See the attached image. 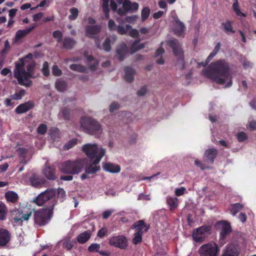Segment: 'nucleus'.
<instances>
[{"mask_svg": "<svg viewBox=\"0 0 256 256\" xmlns=\"http://www.w3.org/2000/svg\"><path fill=\"white\" fill-rule=\"evenodd\" d=\"M203 72L207 78L219 84H224L226 80H228L225 88H230L232 84L230 65L226 60H218L212 62L203 70Z\"/></svg>", "mask_w": 256, "mask_h": 256, "instance_id": "obj_1", "label": "nucleus"}, {"mask_svg": "<svg viewBox=\"0 0 256 256\" xmlns=\"http://www.w3.org/2000/svg\"><path fill=\"white\" fill-rule=\"evenodd\" d=\"M82 150L92 162L90 165L85 168V172L90 174H94L99 172L100 167L98 164L104 155L105 150L103 148L99 149L96 144H88L82 146Z\"/></svg>", "mask_w": 256, "mask_h": 256, "instance_id": "obj_2", "label": "nucleus"}, {"mask_svg": "<svg viewBox=\"0 0 256 256\" xmlns=\"http://www.w3.org/2000/svg\"><path fill=\"white\" fill-rule=\"evenodd\" d=\"M56 192L55 190L48 188L35 198L33 200V202L38 206H42L46 202H48L49 206L44 208H52L53 210L54 207L57 204V200H56Z\"/></svg>", "mask_w": 256, "mask_h": 256, "instance_id": "obj_3", "label": "nucleus"}, {"mask_svg": "<svg viewBox=\"0 0 256 256\" xmlns=\"http://www.w3.org/2000/svg\"><path fill=\"white\" fill-rule=\"evenodd\" d=\"M84 164V160L82 158L66 160L61 164L60 170L64 174H78L82 170Z\"/></svg>", "mask_w": 256, "mask_h": 256, "instance_id": "obj_4", "label": "nucleus"}, {"mask_svg": "<svg viewBox=\"0 0 256 256\" xmlns=\"http://www.w3.org/2000/svg\"><path fill=\"white\" fill-rule=\"evenodd\" d=\"M80 124L81 128L88 134H96L102 132V126L99 122L90 117L82 116Z\"/></svg>", "mask_w": 256, "mask_h": 256, "instance_id": "obj_5", "label": "nucleus"}, {"mask_svg": "<svg viewBox=\"0 0 256 256\" xmlns=\"http://www.w3.org/2000/svg\"><path fill=\"white\" fill-rule=\"evenodd\" d=\"M34 55L32 53H29L24 57L20 59V62L15 63V68L14 70V76L17 80L18 84H25L23 82L22 76L24 75V66L27 62H28V59L32 60Z\"/></svg>", "mask_w": 256, "mask_h": 256, "instance_id": "obj_6", "label": "nucleus"}, {"mask_svg": "<svg viewBox=\"0 0 256 256\" xmlns=\"http://www.w3.org/2000/svg\"><path fill=\"white\" fill-rule=\"evenodd\" d=\"M34 223L41 226L48 222L52 216L53 210L52 208H42L34 211Z\"/></svg>", "mask_w": 256, "mask_h": 256, "instance_id": "obj_7", "label": "nucleus"}, {"mask_svg": "<svg viewBox=\"0 0 256 256\" xmlns=\"http://www.w3.org/2000/svg\"><path fill=\"white\" fill-rule=\"evenodd\" d=\"M168 45L172 48L174 55L177 58L178 64L180 65V68L184 70L185 68V62L182 44L178 40L174 38L169 40Z\"/></svg>", "mask_w": 256, "mask_h": 256, "instance_id": "obj_8", "label": "nucleus"}, {"mask_svg": "<svg viewBox=\"0 0 256 256\" xmlns=\"http://www.w3.org/2000/svg\"><path fill=\"white\" fill-rule=\"evenodd\" d=\"M32 212L33 210L28 207L15 210L12 212L13 215L16 216L13 218L14 222L22 226L23 222L28 221L30 219Z\"/></svg>", "mask_w": 256, "mask_h": 256, "instance_id": "obj_9", "label": "nucleus"}, {"mask_svg": "<svg viewBox=\"0 0 256 256\" xmlns=\"http://www.w3.org/2000/svg\"><path fill=\"white\" fill-rule=\"evenodd\" d=\"M28 64L26 66V70H24V75L22 76L23 82L25 84H21L20 86H24L26 87H30L32 84V81L30 80L32 78H34V70L36 68V64L33 59L30 60L28 59Z\"/></svg>", "mask_w": 256, "mask_h": 256, "instance_id": "obj_10", "label": "nucleus"}, {"mask_svg": "<svg viewBox=\"0 0 256 256\" xmlns=\"http://www.w3.org/2000/svg\"><path fill=\"white\" fill-rule=\"evenodd\" d=\"M122 5V8H119L117 10L118 14L120 16H126L128 12H134L139 8L138 3L132 2L130 0H124Z\"/></svg>", "mask_w": 256, "mask_h": 256, "instance_id": "obj_11", "label": "nucleus"}, {"mask_svg": "<svg viewBox=\"0 0 256 256\" xmlns=\"http://www.w3.org/2000/svg\"><path fill=\"white\" fill-rule=\"evenodd\" d=\"M212 226H202L194 230L192 236L194 240L198 242H202L206 234L211 232Z\"/></svg>", "mask_w": 256, "mask_h": 256, "instance_id": "obj_12", "label": "nucleus"}, {"mask_svg": "<svg viewBox=\"0 0 256 256\" xmlns=\"http://www.w3.org/2000/svg\"><path fill=\"white\" fill-rule=\"evenodd\" d=\"M218 250V245L215 242H210L202 246L198 252L200 256H216Z\"/></svg>", "mask_w": 256, "mask_h": 256, "instance_id": "obj_13", "label": "nucleus"}, {"mask_svg": "<svg viewBox=\"0 0 256 256\" xmlns=\"http://www.w3.org/2000/svg\"><path fill=\"white\" fill-rule=\"evenodd\" d=\"M108 244L111 246L118 248L122 250H126L128 246L127 238L123 235H118L111 237L109 239Z\"/></svg>", "mask_w": 256, "mask_h": 256, "instance_id": "obj_14", "label": "nucleus"}, {"mask_svg": "<svg viewBox=\"0 0 256 256\" xmlns=\"http://www.w3.org/2000/svg\"><path fill=\"white\" fill-rule=\"evenodd\" d=\"M28 182L32 186L39 188L43 187L46 183V180L42 176L32 174L28 177Z\"/></svg>", "mask_w": 256, "mask_h": 256, "instance_id": "obj_15", "label": "nucleus"}, {"mask_svg": "<svg viewBox=\"0 0 256 256\" xmlns=\"http://www.w3.org/2000/svg\"><path fill=\"white\" fill-rule=\"evenodd\" d=\"M109 2L110 0H102V8L106 19L110 18ZM110 6L113 11L118 10L117 4L113 0H110Z\"/></svg>", "mask_w": 256, "mask_h": 256, "instance_id": "obj_16", "label": "nucleus"}, {"mask_svg": "<svg viewBox=\"0 0 256 256\" xmlns=\"http://www.w3.org/2000/svg\"><path fill=\"white\" fill-rule=\"evenodd\" d=\"M34 104L33 102L29 100L24 103L20 104L15 109V112L17 114L25 113L29 110L33 108Z\"/></svg>", "mask_w": 256, "mask_h": 256, "instance_id": "obj_17", "label": "nucleus"}, {"mask_svg": "<svg viewBox=\"0 0 256 256\" xmlns=\"http://www.w3.org/2000/svg\"><path fill=\"white\" fill-rule=\"evenodd\" d=\"M10 233L8 230L0 228V247L6 246L10 240Z\"/></svg>", "mask_w": 256, "mask_h": 256, "instance_id": "obj_18", "label": "nucleus"}, {"mask_svg": "<svg viewBox=\"0 0 256 256\" xmlns=\"http://www.w3.org/2000/svg\"><path fill=\"white\" fill-rule=\"evenodd\" d=\"M132 229H135L136 232L144 234L148 231L150 226H147L144 220H140L135 222L132 226Z\"/></svg>", "mask_w": 256, "mask_h": 256, "instance_id": "obj_19", "label": "nucleus"}, {"mask_svg": "<svg viewBox=\"0 0 256 256\" xmlns=\"http://www.w3.org/2000/svg\"><path fill=\"white\" fill-rule=\"evenodd\" d=\"M37 24L34 23L31 24L30 27L26 28L25 30H18L15 36V42L20 40L22 38L26 36L28 34L34 30Z\"/></svg>", "mask_w": 256, "mask_h": 256, "instance_id": "obj_20", "label": "nucleus"}, {"mask_svg": "<svg viewBox=\"0 0 256 256\" xmlns=\"http://www.w3.org/2000/svg\"><path fill=\"white\" fill-rule=\"evenodd\" d=\"M86 35L90 38H94V35L98 34L101 30V26L98 24L88 26L85 28Z\"/></svg>", "mask_w": 256, "mask_h": 256, "instance_id": "obj_21", "label": "nucleus"}, {"mask_svg": "<svg viewBox=\"0 0 256 256\" xmlns=\"http://www.w3.org/2000/svg\"><path fill=\"white\" fill-rule=\"evenodd\" d=\"M222 229L220 232V239L224 240L232 232V228L230 224L226 222H221Z\"/></svg>", "mask_w": 256, "mask_h": 256, "instance_id": "obj_22", "label": "nucleus"}, {"mask_svg": "<svg viewBox=\"0 0 256 256\" xmlns=\"http://www.w3.org/2000/svg\"><path fill=\"white\" fill-rule=\"evenodd\" d=\"M184 24L179 20H176L174 32L176 35L178 36H184Z\"/></svg>", "mask_w": 256, "mask_h": 256, "instance_id": "obj_23", "label": "nucleus"}, {"mask_svg": "<svg viewBox=\"0 0 256 256\" xmlns=\"http://www.w3.org/2000/svg\"><path fill=\"white\" fill-rule=\"evenodd\" d=\"M233 22L230 20H226L221 24L222 28L227 34H234L236 32L232 26Z\"/></svg>", "mask_w": 256, "mask_h": 256, "instance_id": "obj_24", "label": "nucleus"}, {"mask_svg": "<svg viewBox=\"0 0 256 256\" xmlns=\"http://www.w3.org/2000/svg\"><path fill=\"white\" fill-rule=\"evenodd\" d=\"M128 52V48L126 44L123 43L118 47L116 52L118 56V60L122 61L124 60L126 55Z\"/></svg>", "mask_w": 256, "mask_h": 256, "instance_id": "obj_25", "label": "nucleus"}, {"mask_svg": "<svg viewBox=\"0 0 256 256\" xmlns=\"http://www.w3.org/2000/svg\"><path fill=\"white\" fill-rule=\"evenodd\" d=\"M104 170L111 173H118L120 171V167L118 164L110 162H106L103 164Z\"/></svg>", "mask_w": 256, "mask_h": 256, "instance_id": "obj_26", "label": "nucleus"}, {"mask_svg": "<svg viewBox=\"0 0 256 256\" xmlns=\"http://www.w3.org/2000/svg\"><path fill=\"white\" fill-rule=\"evenodd\" d=\"M100 244L96 243H93L91 244L88 248V250L90 252H98L100 254L103 256H110V252L106 251L101 250L100 251Z\"/></svg>", "mask_w": 256, "mask_h": 256, "instance_id": "obj_27", "label": "nucleus"}, {"mask_svg": "<svg viewBox=\"0 0 256 256\" xmlns=\"http://www.w3.org/2000/svg\"><path fill=\"white\" fill-rule=\"evenodd\" d=\"M91 232L90 230H86L79 234L77 238V242L80 244H84L91 237Z\"/></svg>", "mask_w": 256, "mask_h": 256, "instance_id": "obj_28", "label": "nucleus"}, {"mask_svg": "<svg viewBox=\"0 0 256 256\" xmlns=\"http://www.w3.org/2000/svg\"><path fill=\"white\" fill-rule=\"evenodd\" d=\"M124 70L125 80L130 83L132 82L134 80V76L135 74L134 70L130 66H126Z\"/></svg>", "mask_w": 256, "mask_h": 256, "instance_id": "obj_29", "label": "nucleus"}, {"mask_svg": "<svg viewBox=\"0 0 256 256\" xmlns=\"http://www.w3.org/2000/svg\"><path fill=\"white\" fill-rule=\"evenodd\" d=\"M217 155L218 150L216 148L208 149L204 152V156L211 164L214 163V158Z\"/></svg>", "mask_w": 256, "mask_h": 256, "instance_id": "obj_30", "label": "nucleus"}, {"mask_svg": "<svg viewBox=\"0 0 256 256\" xmlns=\"http://www.w3.org/2000/svg\"><path fill=\"white\" fill-rule=\"evenodd\" d=\"M43 174L48 180H54L56 178L54 169L51 166H46L43 170Z\"/></svg>", "mask_w": 256, "mask_h": 256, "instance_id": "obj_31", "label": "nucleus"}, {"mask_svg": "<svg viewBox=\"0 0 256 256\" xmlns=\"http://www.w3.org/2000/svg\"><path fill=\"white\" fill-rule=\"evenodd\" d=\"M76 44V40L74 38L69 37H66L62 41L63 48L68 50L72 49Z\"/></svg>", "mask_w": 256, "mask_h": 256, "instance_id": "obj_32", "label": "nucleus"}, {"mask_svg": "<svg viewBox=\"0 0 256 256\" xmlns=\"http://www.w3.org/2000/svg\"><path fill=\"white\" fill-rule=\"evenodd\" d=\"M5 198L8 202L14 204L18 201V196L13 191H8L5 194Z\"/></svg>", "mask_w": 256, "mask_h": 256, "instance_id": "obj_33", "label": "nucleus"}, {"mask_svg": "<svg viewBox=\"0 0 256 256\" xmlns=\"http://www.w3.org/2000/svg\"><path fill=\"white\" fill-rule=\"evenodd\" d=\"M71 110L70 108L64 107L60 112L58 116L64 120H68L70 118Z\"/></svg>", "mask_w": 256, "mask_h": 256, "instance_id": "obj_34", "label": "nucleus"}, {"mask_svg": "<svg viewBox=\"0 0 256 256\" xmlns=\"http://www.w3.org/2000/svg\"><path fill=\"white\" fill-rule=\"evenodd\" d=\"M243 207L244 206L242 204L240 203H236L230 204L228 208V210L230 214L234 216L240 212Z\"/></svg>", "mask_w": 256, "mask_h": 256, "instance_id": "obj_35", "label": "nucleus"}, {"mask_svg": "<svg viewBox=\"0 0 256 256\" xmlns=\"http://www.w3.org/2000/svg\"><path fill=\"white\" fill-rule=\"evenodd\" d=\"M56 88L60 92H63L66 90L67 83L63 80H58L55 83Z\"/></svg>", "mask_w": 256, "mask_h": 256, "instance_id": "obj_36", "label": "nucleus"}, {"mask_svg": "<svg viewBox=\"0 0 256 256\" xmlns=\"http://www.w3.org/2000/svg\"><path fill=\"white\" fill-rule=\"evenodd\" d=\"M70 70L79 72L86 73L87 69L86 66L80 64H72L70 66Z\"/></svg>", "mask_w": 256, "mask_h": 256, "instance_id": "obj_37", "label": "nucleus"}, {"mask_svg": "<svg viewBox=\"0 0 256 256\" xmlns=\"http://www.w3.org/2000/svg\"><path fill=\"white\" fill-rule=\"evenodd\" d=\"M8 208L6 204L0 202V220H4L6 219Z\"/></svg>", "mask_w": 256, "mask_h": 256, "instance_id": "obj_38", "label": "nucleus"}, {"mask_svg": "<svg viewBox=\"0 0 256 256\" xmlns=\"http://www.w3.org/2000/svg\"><path fill=\"white\" fill-rule=\"evenodd\" d=\"M178 199L176 198H168L167 199V204L169 206L170 210H174L178 206Z\"/></svg>", "mask_w": 256, "mask_h": 256, "instance_id": "obj_39", "label": "nucleus"}, {"mask_svg": "<svg viewBox=\"0 0 256 256\" xmlns=\"http://www.w3.org/2000/svg\"><path fill=\"white\" fill-rule=\"evenodd\" d=\"M132 28V26L130 24H126V27L124 28L122 26H118L116 28V30L118 33L124 35L130 29Z\"/></svg>", "mask_w": 256, "mask_h": 256, "instance_id": "obj_40", "label": "nucleus"}, {"mask_svg": "<svg viewBox=\"0 0 256 256\" xmlns=\"http://www.w3.org/2000/svg\"><path fill=\"white\" fill-rule=\"evenodd\" d=\"M70 14L68 16L69 20H76L78 15V10L76 8L73 7L70 10Z\"/></svg>", "mask_w": 256, "mask_h": 256, "instance_id": "obj_41", "label": "nucleus"}, {"mask_svg": "<svg viewBox=\"0 0 256 256\" xmlns=\"http://www.w3.org/2000/svg\"><path fill=\"white\" fill-rule=\"evenodd\" d=\"M150 10L149 8L144 7L141 12V18L142 22H144L147 20L150 14Z\"/></svg>", "mask_w": 256, "mask_h": 256, "instance_id": "obj_42", "label": "nucleus"}, {"mask_svg": "<svg viewBox=\"0 0 256 256\" xmlns=\"http://www.w3.org/2000/svg\"><path fill=\"white\" fill-rule=\"evenodd\" d=\"M26 94V90L24 89L20 90L18 92L12 94L10 96L13 100H21Z\"/></svg>", "mask_w": 256, "mask_h": 256, "instance_id": "obj_43", "label": "nucleus"}, {"mask_svg": "<svg viewBox=\"0 0 256 256\" xmlns=\"http://www.w3.org/2000/svg\"><path fill=\"white\" fill-rule=\"evenodd\" d=\"M143 234H140L139 232H135L134 234V238H132V243L135 244V245H136L140 243H141V242H142V236Z\"/></svg>", "mask_w": 256, "mask_h": 256, "instance_id": "obj_44", "label": "nucleus"}, {"mask_svg": "<svg viewBox=\"0 0 256 256\" xmlns=\"http://www.w3.org/2000/svg\"><path fill=\"white\" fill-rule=\"evenodd\" d=\"M102 49L106 52H109L111 50L110 40L109 38H106L104 42Z\"/></svg>", "mask_w": 256, "mask_h": 256, "instance_id": "obj_45", "label": "nucleus"}, {"mask_svg": "<svg viewBox=\"0 0 256 256\" xmlns=\"http://www.w3.org/2000/svg\"><path fill=\"white\" fill-rule=\"evenodd\" d=\"M58 197L60 202H62L65 199L66 194L65 191L62 188H58L57 191Z\"/></svg>", "mask_w": 256, "mask_h": 256, "instance_id": "obj_46", "label": "nucleus"}, {"mask_svg": "<svg viewBox=\"0 0 256 256\" xmlns=\"http://www.w3.org/2000/svg\"><path fill=\"white\" fill-rule=\"evenodd\" d=\"M53 37L56 39L57 42L60 43L62 42V34L60 30H56L52 32Z\"/></svg>", "mask_w": 256, "mask_h": 256, "instance_id": "obj_47", "label": "nucleus"}, {"mask_svg": "<svg viewBox=\"0 0 256 256\" xmlns=\"http://www.w3.org/2000/svg\"><path fill=\"white\" fill-rule=\"evenodd\" d=\"M19 158H26V155L28 152V149L19 147L17 149Z\"/></svg>", "mask_w": 256, "mask_h": 256, "instance_id": "obj_48", "label": "nucleus"}, {"mask_svg": "<svg viewBox=\"0 0 256 256\" xmlns=\"http://www.w3.org/2000/svg\"><path fill=\"white\" fill-rule=\"evenodd\" d=\"M73 246V242L71 241L70 240H66L63 242L62 248H65L67 250H71Z\"/></svg>", "mask_w": 256, "mask_h": 256, "instance_id": "obj_49", "label": "nucleus"}, {"mask_svg": "<svg viewBox=\"0 0 256 256\" xmlns=\"http://www.w3.org/2000/svg\"><path fill=\"white\" fill-rule=\"evenodd\" d=\"M77 142L78 140L76 138H73L69 140L66 144H64V149L66 150L70 149L77 144Z\"/></svg>", "mask_w": 256, "mask_h": 256, "instance_id": "obj_50", "label": "nucleus"}, {"mask_svg": "<svg viewBox=\"0 0 256 256\" xmlns=\"http://www.w3.org/2000/svg\"><path fill=\"white\" fill-rule=\"evenodd\" d=\"M42 72L43 74L46 76H48L50 75L48 63V62H44Z\"/></svg>", "mask_w": 256, "mask_h": 256, "instance_id": "obj_51", "label": "nucleus"}, {"mask_svg": "<svg viewBox=\"0 0 256 256\" xmlns=\"http://www.w3.org/2000/svg\"><path fill=\"white\" fill-rule=\"evenodd\" d=\"M236 138L239 142H243L248 139V136L244 132H241L237 134Z\"/></svg>", "mask_w": 256, "mask_h": 256, "instance_id": "obj_52", "label": "nucleus"}, {"mask_svg": "<svg viewBox=\"0 0 256 256\" xmlns=\"http://www.w3.org/2000/svg\"><path fill=\"white\" fill-rule=\"evenodd\" d=\"M52 74L54 76H58L62 74V71L56 65H54L52 66Z\"/></svg>", "mask_w": 256, "mask_h": 256, "instance_id": "obj_53", "label": "nucleus"}, {"mask_svg": "<svg viewBox=\"0 0 256 256\" xmlns=\"http://www.w3.org/2000/svg\"><path fill=\"white\" fill-rule=\"evenodd\" d=\"M47 130V126L46 124H40L38 128L37 132L38 134H44L46 133Z\"/></svg>", "mask_w": 256, "mask_h": 256, "instance_id": "obj_54", "label": "nucleus"}, {"mask_svg": "<svg viewBox=\"0 0 256 256\" xmlns=\"http://www.w3.org/2000/svg\"><path fill=\"white\" fill-rule=\"evenodd\" d=\"M194 164L196 166L200 167L202 170L210 168V166L206 165L204 164L200 161L198 159L195 160Z\"/></svg>", "mask_w": 256, "mask_h": 256, "instance_id": "obj_55", "label": "nucleus"}, {"mask_svg": "<svg viewBox=\"0 0 256 256\" xmlns=\"http://www.w3.org/2000/svg\"><path fill=\"white\" fill-rule=\"evenodd\" d=\"M108 26L109 30L111 32L116 30V28L117 27L116 26L114 21L112 19H110L108 20Z\"/></svg>", "mask_w": 256, "mask_h": 256, "instance_id": "obj_56", "label": "nucleus"}, {"mask_svg": "<svg viewBox=\"0 0 256 256\" xmlns=\"http://www.w3.org/2000/svg\"><path fill=\"white\" fill-rule=\"evenodd\" d=\"M107 234H108V229L104 227V228H102L101 229H100L98 231V234H97V236L99 238H102L104 236L107 235Z\"/></svg>", "mask_w": 256, "mask_h": 256, "instance_id": "obj_57", "label": "nucleus"}, {"mask_svg": "<svg viewBox=\"0 0 256 256\" xmlns=\"http://www.w3.org/2000/svg\"><path fill=\"white\" fill-rule=\"evenodd\" d=\"M128 32L130 36L134 38H138L139 36L138 32L136 29L132 28L131 29H130Z\"/></svg>", "mask_w": 256, "mask_h": 256, "instance_id": "obj_58", "label": "nucleus"}, {"mask_svg": "<svg viewBox=\"0 0 256 256\" xmlns=\"http://www.w3.org/2000/svg\"><path fill=\"white\" fill-rule=\"evenodd\" d=\"M138 16L136 15H133L131 16H128L126 17L125 20L128 23H132L136 20Z\"/></svg>", "mask_w": 256, "mask_h": 256, "instance_id": "obj_59", "label": "nucleus"}, {"mask_svg": "<svg viewBox=\"0 0 256 256\" xmlns=\"http://www.w3.org/2000/svg\"><path fill=\"white\" fill-rule=\"evenodd\" d=\"M0 74L4 76H8L9 77L12 76V72L10 70L6 68H3L1 70Z\"/></svg>", "mask_w": 256, "mask_h": 256, "instance_id": "obj_60", "label": "nucleus"}, {"mask_svg": "<svg viewBox=\"0 0 256 256\" xmlns=\"http://www.w3.org/2000/svg\"><path fill=\"white\" fill-rule=\"evenodd\" d=\"M140 41V40H136L132 42V44L131 46V47L130 48V51L131 54H134V52H133L134 50H135L136 48H138V43H139Z\"/></svg>", "mask_w": 256, "mask_h": 256, "instance_id": "obj_61", "label": "nucleus"}, {"mask_svg": "<svg viewBox=\"0 0 256 256\" xmlns=\"http://www.w3.org/2000/svg\"><path fill=\"white\" fill-rule=\"evenodd\" d=\"M186 190V189L184 187H182L179 188H176L175 190L176 195L179 196H182Z\"/></svg>", "mask_w": 256, "mask_h": 256, "instance_id": "obj_62", "label": "nucleus"}, {"mask_svg": "<svg viewBox=\"0 0 256 256\" xmlns=\"http://www.w3.org/2000/svg\"><path fill=\"white\" fill-rule=\"evenodd\" d=\"M119 108V104L116 102H112L110 106V111L111 112Z\"/></svg>", "mask_w": 256, "mask_h": 256, "instance_id": "obj_63", "label": "nucleus"}, {"mask_svg": "<svg viewBox=\"0 0 256 256\" xmlns=\"http://www.w3.org/2000/svg\"><path fill=\"white\" fill-rule=\"evenodd\" d=\"M147 92L146 86H143L137 92L138 96H144Z\"/></svg>", "mask_w": 256, "mask_h": 256, "instance_id": "obj_64", "label": "nucleus"}]
</instances>
